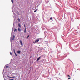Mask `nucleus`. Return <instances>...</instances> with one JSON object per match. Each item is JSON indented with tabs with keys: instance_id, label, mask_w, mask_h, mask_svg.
I'll list each match as a JSON object with an SVG mask.
<instances>
[{
	"instance_id": "f257e3e1",
	"label": "nucleus",
	"mask_w": 80,
	"mask_h": 80,
	"mask_svg": "<svg viewBox=\"0 0 80 80\" xmlns=\"http://www.w3.org/2000/svg\"><path fill=\"white\" fill-rule=\"evenodd\" d=\"M39 39L37 40L36 41H35V42H33V43H38L39 41Z\"/></svg>"
},
{
	"instance_id": "f03ea898",
	"label": "nucleus",
	"mask_w": 80,
	"mask_h": 80,
	"mask_svg": "<svg viewBox=\"0 0 80 80\" xmlns=\"http://www.w3.org/2000/svg\"><path fill=\"white\" fill-rule=\"evenodd\" d=\"M9 78H15V76H13V77H9Z\"/></svg>"
},
{
	"instance_id": "7ed1b4c3",
	"label": "nucleus",
	"mask_w": 80,
	"mask_h": 80,
	"mask_svg": "<svg viewBox=\"0 0 80 80\" xmlns=\"http://www.w3.org/2000/svg\"><path fill=\"white\" fill-rule=\"evenodd\" d=\"M14 50V52L16 57H17V54H16V52H15V49H13Z\"/></svg>"
},
{
	"instance_id": "20e7f679",
	"label": "nucleus",
	"mask_w": 80,
	"mask_h": 80,
	"mask_svg": "<svg viewBox=\"0 0 80 80\" xmlns=\"http://www.w3.org/2000/svg\"><path fill=\"white\" fill-rule=\"evenodd\" d=\"M20 43L21 45H23V43L22 42V41L21 40L20 41Z\"/></svg>"
},
{
	"instance_id": "39448f33",
	"label": "nucleus",
	"mask_w": 80,
	"mask_h": 80,
	"mask_svg": "<svg viewBox=\"0 0 80 80\" xmlns=\"http://www.w3.org/2000/svg\"><path fill=\"white\" fill-rule=\"evenodd\" d=\"M15 38V36L13 35V38H12V40H14V38Z\"/></svg>"
},
{
	"instance_id": "423d86ee",
	"label": "nucleus",
	"mask_w": 80,
	"mask_h": 80,
	"mask_svg": "<svg viewBox=\"0 0 80 80\" xmlns=\"http://www.w3.org/2000/svg\"><path fill=\"white\" fill-rule=\"evenodd\" d=\"M41 57H39L37 60V61H38L39 60H40V58Z\"/></svg>"
},
{
	"instance_id": "0eeeda50",
	"label": "nucleus",
	"mask_w": 80,
	"mask_h": 80,
	"mask_svg": "<svg viewBox=\"0 0 80 80\" xmlns=\"http://www.w3.org/2000/svg\"><path fill=\"white\" fill-rule=\"evenodd\" d=\"M18 27H19V28H21V25H20V24L19 23H18Z\"/></svg>"
},
{
	"instance_id": "6e6552de",
	"label": "nucleus",
	"mask_w": 80,
	"mask_h": 80,
	"mask_svg": "<svg viewBox=\"0 0 80 80\" xmlns=\"http://www.w3.org/2000/svg\"><path fill=\"white\" fill-rule=\"evenodd\" d=\"M18 54H20V51H18Z\"/></svg>"
},
{
	"instance_id": "1a4fd4ad",
	"label": "nucleus",
	"mask_w": 80,
	"mask_h": 80,
	"mask_svg": "<svg viewBox=\"0 0 80 80\" xmlns=\"http://www.w3.org/2000/svg\"><path fill=\"white\" fill-rule=\"evenodd\" d=\"M68 77H69L68 78V79H71V78H70V75H68Z\"/></svg>"
},
{
	"instance_id": "9d476101",
	"label": "nucleus",
	"mask_w": 80,
	"mask_h": 80,
	"mask_svg": "<svg viewBox=\"0 0 80 80\" xmlns=\"http://www.w3.org/2000/svg\"><path fill=\"white\" fill-rule=\"evenodd\" d=\"M18 30L19 32H20V31H21V29H20V28H18Z\"/></svg>"
},
{
	"instance_id": "9b49d317",
	"label": "nucleus",
	"mask_w": 80,
	"mask_h": 80,
	"mask_svg": "<svg viewBox=\"0 0 80 80\" xmlns=\"http://www.w3.org/2000/svg\"><path fill=\"white\" fill-rule=\"evenodd\" d=\"M14 32H17V30L16 29H15L14 30Z\"/></svg>"
},
{
	"instance_id": "f8f14e48",
	"label": "nucleus",
	"mask_w": 80,
	"mask_h": 80,
	"mask_svg": "<svg viewBox=\"0 0 80 80\" xmlns=\"http://www.w3.org/2000/svg\"><path fill=\"white\" fill-rule=\"evenodd\" d=\"M26 28H25V30L24 31V33H26Z\"/></svg>"
},
{
	"instance_id": "ddd939ff",
	"label": "nucleus",
	"mask_w": 80,
	"mask_h": 80,
	"mask_svg": "<svg viewBox=\"0 0 80 80\" xmlns=\"http://www.w3.org/2000/svg\"><path fill=\"white\" fill-rule=\"evenodd\" d=\"M18 21L19 22H20V19L18 18Z\"/></svg>"
},
{
	"instance_id": "4468645a",
	"label": "nucleus",
	"mask_w": 80,
	"mask_h": 80,
	"mask_svg": "<svg viewBox=\"0 0 80 80\" xmlns=\"http://www.w3.org/2000/svg\"><path fill=\"white\" fill-rule=\"evenodd\" d=\"M6 68H8V66H6Z\"/></svg>"
},
{
	"instance_id": "2eb2a0df",
	"label": "nucleus",
	"mask_w": 80,
	"mask_h": 80,
	"mask_svg": "<svg viewBox=\"0 0 80 80\" xmlns=\"http://www.w3.org/2000/svg\"><path fill=\"white\" fill-rule=\"evenodd\" d=\"M37 11V9H36L34 11V12H36Z\"/></svg>"
},
{
	"instance_id": "dca6fc26",
	"label": "nucleus",
	"mask_w": 80,
	"mask_h": 80,
	"mask_svg": "<svg viewBox=\"0 0 80 80\" xmlns=\"http://www.w3.org/2000/svg\"><path fill=\"white\" fill-rule=\"evenodd\" d=\"M30 37L29 35H28L27 37V38H28V37Z\"/></svg>"
},
{
	"instance_id": "f3484780",
	"label": "nucleus",
	"mask_w": 80,
	"mask_h": 80,
	"mask_svg": "<svg viewBox=\"0 0 80 80\" xmlns=\"http://www.w3.org/2000/svg\"><path fill=\"white\" fill-rule=\"evenodd\" d=\"M24 28H25V29L26 28V27H25V24L24 25Z\"/></svg>"
},
{
	"instance_id": "a211bd4d",
	"label": "nucleus",
	"mask_w": 80,
	"mask_h": 80,
	"mask_svg": "<svg viewBox=\"0 0 80 80\" xmlns=\"http://www.w3.org/2000/svg\"><path fill=\"white\" fill-rule=\"evenodd\" d=\"M11 2H12V3H13V0H11Z\"/></svg>"
},
{
	"instance_id": "6ab92c4d",
	"label": "nucleus",
	"mask_w": 80,
	"mask_h": 80,
	"mask_svg": "<svg viewBox=\"0 0 80 80\" xmlns=\"http://www.w3.org/2000/svg\"><path fill=\"white\" fill-rule=\"evenodd\" d=\"M10 55H12V54L11 52H10Z\"/></svg>"
},
{
	"instance_id": "aec40b11",
	"label": "nucleus",
	"mask_w": 80,
	"mask_h": 80,
	"mask_svg": "<svg viewBox=\"0 0 80 80\" xmlns=\"http://www.w3.org/2000/svg\"><path fill=\"white\" fill-rule=\"evenodd\" d=\"M50 20H52V18H50Z\"/></svg>"
},
{
	"instance_id": "412c9836",
	"label": "nucleus",
	"mask_w": 80,
	"mask_h": 80,
	"mask_svg": "<svg viewBox=\"0 0 80 80\" xmlns=\"http://www.w3.org/2000/svg\"><path fill=\"white\" fill-rule=\"evenodd\" d=\"M9 80H13V79H10Z\"/></svg>"
}]
</instances>
